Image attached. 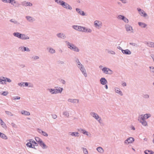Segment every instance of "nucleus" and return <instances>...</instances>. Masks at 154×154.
Wrapping results in <instances>:
<instances>
[{
	"label": "nucleus",
	"mask_w": 154,
	"mask_h": 154,
	"mask_svg": "<svg viewBox=\"0 0 154 154\" xmlns=\"http://www.w3.org/2000/svg\"><path fill=\"white\" fill-rule=\"evenodd\" d=\"M76 10L80 14L82 15H84L85 14L83 11H81L80 9L76 8Z\"/></svg>",
	"instance_id": "obj_21"
},
{
	"label": "nucleus",
	"mask_w": 154,
	"mask_h": 154,
	"mask_svg": "<svg viewBox=\"0 0 154 154\" xmlns=\"http://www.w3.org/2000/svg\"><path fill=\"white\" fill-rule=\"evenodd\" d=\"M55 2L58 4H60L63 8L66 9L71 10L72 9V7L69 4L65 3L63 1L59 0H55Z\"/></svg>",
	"instance_id": "obj_2"
},
{
	"label": "nucleus",
	"mask_w": 154,
	"mask_h": 154,
	"mask_svg": "<svg viewBox=\"0 0 154 154\" xmlns=\"http://www.w3.org/2000/svg\"><path fill=\"white\" fill-rule=\"evenodd\" d=\"M125 22H126V23H128V20L126 18H125H125L124 19V20H123Z\"/></svg>",
	"instance_id": "obj_45"
},
{
	"label": "nucleus",
	"mask_w": 154,
	"mask_h": 154,
	"mask_svg": "<svg viewBox=\"0 0 154 154\" xmlns=\"http://www.w3.org/2000/svg\"><path fill=\"white\" fill-rule=\"evenodd\" d=\"M68 45L69 48H70V49H72L74 51L77 52L79 51V50L78 48L74 46L73 45L68 43Z\"/></svg>",
	"instance_id": "obj_5"
},
{
	"label": "nucleus",
	"mask_w": 154,
	"mask_h": 154,
	"mask_svg": "<svg viewBox=\"0 0 154 154\" xmlns=\"http://www.w3.org/2000/svg\"><path fill=\"white\" fill-rule=\"evenodd\" d=\"M21 113L23 115L26 116H29L30 115V113L26 111H22L21 112Z\"/></svg>",
	"instance_id": "obj_15"
},
{
	"label": "nucleus",
	"mask_w": 154,
	"mask_h": 154,
	"mask_svg": "<svg viewBox=\"0 0 154 154\" xmlns=\"http://www.w3.org/2000/svg\"><path fill=\"white\" fill-rule=\"evenodd\" d=\"M35 140L37 142L39 143L40 142V141H42V140L38 137H36L35 138Z\"/></svg>",
	"instance_id": "obj_32"
},
{
	"label": "nucleus",
	"mask_w": 154,
	"mask_h": 154,
	"mask_svg": "<svg viewBox=\"0 0 154 154\" xmlns=\"http://www.w3.org/2000/svg\"><path fill=\"white\" fill-rule=\"evenodd\" d=\"M42 134L43 135L45 136H48V134L47 133L45 132L42 131Z\"/></svg>",
	"instance_id": "obj_41"
},
{
	"label": "nucleus",
	"mask_w": 154,
	"mask_h": 154,
	"mask_svg": "<svg viewBox=\"0 0 154 154\" xmlns=\"http://www.w3.org/2000/svg\"><path fill=\"white\" fill-rule=\"evenodd\" d=\"M138 24L142 28H145L147 26L145 23L142 22H139Z\"/></svg>",
	"instance_id": "obj_18"
},
{
	"label": "nucleus",
	"mask_w": 154,
	"mask_h": 154,
	"mask_svg": "<svg viewBox=\"0 0 154 154\" xmlns=\"http://www.w3.org/2000/svg\"><path fill=\"white\" fill-rule=\"evenodd\" d=\"M38 131L39 133H42V132L43 131H42L41 129H38Z\"/></svg>",
	"instance_id": "obj_52"
},
{
	"label": "nucleus",
	"mask_w": 154,
	"mask_h": 154,
	"mask_svg": "<svg viewBox=\"0 0 154 154\" xmlns=\"http://www.w3.org/2000/svg\"><path fill=\"white\" fill-rule=\"evenodd\" d=\"M122 52L123 54H131V51L128 49H127L125 50H122Z\"/></svg>",
	"instance_id": "obj_19"
},
{
	"label": "nucleus",
	"mask_w": 154,
	"mask_h": 154,
	"mask_svg": "<svg viewBox=\"0 0 154 154\" xmlns=\"http://www.w3.org/2000/svg\"><path fill=\"white\" fill-rule=\"evenodd\" d=\"M83 151L84 153L85 154H88V152L87 149L86 148H83Z\"/></svg>",
	"instance_id": "obj_38"
},
{
	"label": "nucleus",
	"mask_w": 154,
	"mask_h": 154,
	"mask_svg": "<svg viewBox=\"0 0 154 154\" xmlns=\"http://www.w3.org/2000/svg\"><path fill=\"white\" fill-rule=\"evenodd\" d=\"M134 139L133 137H130L128 138L125 141V143H128V144L131 143L134 141Z\"/></svg>",
	"instance_id": "obj_9"
},
{
	"label": "nucleus",
	"mask_w": 154,
	"mask_h": 154,
	"mask_svg": "<svg viewBox=\"0 0 154 154\" xmlns=\"http://www.w3.org/2000/svg\"><path fill=\"white\" fill-rule=\"evenodd\" d=\"M26 18L28 20L30 21H32L33 20L32 18L29 16H27L26 17Z\"/></svg>",
	"instance_id": "obj_30"
},
{
	"label": "nucleus",
	"mask_w": 154,
	"mask_h": 154,
	"mask_svg": "<svg viewBox=\"0 0 154 154\" xmlns=\"http://www.w3.org/2000/svg\"><path fill=\"white\" fill-rule=\"evenodd\" d=\"M105 88L106 89H107L108 88L107 85H105Z\"/></svg>",
	"instance_id": "obj_57"
},
{
	"label": "nucleus",
	"mask_w": 154,
	"mask_h": 154,
	"mask_svg": "<svg viewBox=\"0 0 154 154\" xmlns=\"http://www.w3.org/2000/svg\"><path fill=\"white\" fill-rule=\"evenodd\" d=\"M150 69H151V71L152 72H154V67H150Z\"/></svg>",
	"instance_id": "obj_47"
},
{
	"label": "nucleus",
	"mask_w": 154,
	"mask_h": 154,
	"mask_svg": "<svg viewBox=\"0 0 154 154\" xmlns=\"http://www.w3.org/2000/svg\"><path fill=\"white\" fill-rule=\"evenodd\" d=\"M102 71L105 73L106 74H112V71L111 70L106 67H104L103 68Z\"/></svg>",
	"instance_id": "obj_6"
},
{
	"label": "nucleus",
	"mask_w": 154,
	"mask_h": 154,
	"mask_svg": "<svg viewBox=\"0 0 154 154\" xmlns=\"http://www.w3.org/2000/svg\"><path fill=\"white\" fill-rule=\"evenodd\" d=\"M97 149L99 152L100 153L103 152V150L102 148L100 147L97 148Z\"/></svg>",
	"instance_id": "obj_26"
},
{
	"label": "nucleus",
	"mask_w": 154,
	"mask_h": 154,
	"mask_svg": "<svg viewBox=\"0 0 154 154\" xmlns=\"http://www.w3.org/2000/svg\"><path fill=\"white\" fill-rule=\"evenodd\" d=\"M24 84L25 85V86H27L28 85V83L27 82L24 83Z\"/></svg>",
	"instance_id": "obj_54"
},
{
	"label": "nucleus",
	"mask_w": 154,
	"mask_h": 154,
	"mask_svg": "<svg viewBox=\"0 0 154 154\" xmlns=\"http://www.w3.org/2000/svg\"><path fill=\"white\" fill-rule=\"evenodd\" d=\"M121 1H122L123 2L125 3V0H120Z\"/></svg>",
	"instance_id": "obj_58"
},
{
	"label": "nucleus",
	"mask_w": 154,
	"mask_h": 154,
	"mask_svg": "<svg viewBox=\"0 0 154 154\" xmlns=\"http://www.w3.org/2000/svg\"><path fill=\"white\" fill-rule=\"evenodd\" d=\"M146 154H152L154 153L151 150H146L144 151Z\"/></svg>",
	"instance_id": "obj_23"
},
{
	"label": "nucleus",
	"mask_w": 154,
	"mask_h": 154,
	"mask_svg": "<svg viewBox=\"0 0 154 154\" xmlns=\"http://www.w3.org/2000/svg\"><path fill=\"white\" fill-rule=\"evenodd\" d=\"M91 115L94 118H95L96 119H98L99 118L98 116L94 112L91 113Z\"/></svg>",
	"instance_id": "obj_20"
},
{
	"label": "nucleus",
	"mask_w": 154,
	"mask_h": 154,
	"mask_svg": "<svg viewBox=\"0 0 154 154\" xmlns=\"http://www.w3.org/2000/svg\"><path fill=\"white\" fill-rule=\"evenodd\" d=\"M39 143L40 146H41L43 148H46L47 147L46 146L44 143H43L42 141H40V142Z\"/></svg>",
	"instance_id": "obj_22"
},
{
	"label": "nucleus",
	"mask_w": 154,
	"mask_h": 154,
	"mask_svg": "<svg viewBox=\"0 0 154 154\" xmlns=\"http://www.w3.org/2000/svg\"><path fill=\"white\" fill-rule=\"evenodd\" d=\"M153 137H154V134H153Z\"/></svg>",
	"instance_id": "obj_64"
},
{
	"label": "nucleus",
	"mask_w": 154,
	"mask_h": 154,
	"mask_svg": "<svg viewBox=\"0 0 154 154\" xmlns=\"http://www.w3.org/2000/svg\"><path fill=\"white\" fill-rule=\"evenodd\" d=\"M132 149H133L134 151H135V149H133V148H132Z\"/></svg>",
	"instance_id": "obj_60"
},
{
	"label": "nucleus",
	"mask_w": 154,
	"mask_h": 154,
	"mask_svg": "<svg viewBox=\"0 0 154 154\" xmlns=\"http://www.w3.org/2000/svg\"><path fill=\"white\" fill-rule=\"evenodd\" d=\"M149 46L151 47H154V43L151 42L149 44Z\"/></svg>",
	"instance_id": "obj_42"
},
{
	"label": "nucleus",
	"mask_w": 154,
	"mask_h": 154,
	"mask_svg": "<svg viewBox=\"0 0 154 154\" xmlns=\"http://www.w3.org/2000/svg\"><path fill=\"white\" fill-rule=\"evenodd\" d=\"M101 83L102 85H104L106 84L107 81L104 78H102L100 80Z\"/></svg>",
	"instance_id": "obj_12"
},
{
	"label": "nucleus",
	"mask_w": 154,
	"mask_h": 154,
	"mask_svg": "<svg viewBox=\"0 0 154 154\" xmlns=\"http://www.w3.org/2000/svg\"><path fill=\"white\" fill-rule=\"evenodd\" d=\"M10 3H11L14 6H17V4L14 0H10Z\"/></svg>",
	"instance_id": "obj_24"
},
{
	"label": "nucleus",
	"mask_w": 154,
	"mask_h": 154,
	"mask_svg": "<svg viewBox=\"0 0 154 154\" xmlns=\"http://www.w3.org/2000/svg\"><path fill=\"white\" fill-rule=\"evenodd\" d=\"M23 50L24 51H29V49L25 47H23Z\"/></svg>",
	"instance_id": "obj_40"
},
{
	"label": "nucleus",
	"mask_w": 154,
	"mask_h": 154,
	"mask_svg": "<svg viewBox=\"0 0 154 154\" xmlns=\"http://www.w3.org/2000/svg\"><path fill=\"white\" fill-rule=\"evenodd\" d=\"M78 132H75L71 133L70 135L73 136H76L78 135Z\"/></svg>",
	"instance_id": "obj_31"
},
{
	"label": "nucleus",
	"mask_w": 154,
	"mask_h": 154,
	"mask_svg": "<svg viewBox=\"0 0 154 154\" xmlns=\"http://www.w3.org/2000/svg\"><path fill=\"white\" fill-rule=\"evenodd\" d=\"M0 137L2 138L5 139H6L7 138V137L5 136V135L4 134L1 133V132H0Z\"/></svg>",
	"instance_id": "obj_25"
},
{
	"label": "nucleus",
	"mask_w": 154,
	"mask_h": 154,
	"mask_svg": "<svg viewBox=\"0 0 154 154\" xmlns=\"http://www.w3.org/2000/svg\"><path fill=\"white\" fill-rule=\"evenodd\" d=\"M49 51L51 53H54L55 52V50L52 48H50Z\"/></svg>",
	"instance_id": "obj_35"
},
{
	"label": "nucleus",
	"mask_w": 154,
	"mask_h": 154,
	"mask_svg": "<svg viewBox=\"0 0 154 154\" xmlns=\"http://www.w3.org/2000/svg\"><path fill=\"white\" fill-rule=\"evenodd\" d=\"M27 141H29L30 142H31V143H32V144H33L34 143V140L32 141V139L28 140H27Z\"/></svg>",
	"instance_id": "obj_48"
},
{
	"label": "nucleus",
	"mask_w": 154,
	"mask_h": 154,
	"mask_svg": "<svg viewBox=\"0 0 154 154\" xmlns=\"http://www.w3.org/2000/svg\"><path fill=\"white\" fill-rule=\"evenodd\" d=\"M2 1L5 2H9L10 0H2Z\"/></svg>",
	"instance_id": "obj_49"
},
{
	"label": "nucleus",
	"mask_w": 154,
	"mask_h": 154,
	"mask_svg": "<svg viewBox=\"0 0 154 154\" xmlns=\"http://www.w3.org/2000/svg\"><path fill=\"white\" fill-rule=\"evenodd\" d=\"M126 29L127 31H130L131 32H133V29L132 27L129 25L126 26Z\"/></svg>",
	"instance_id": "obj_11"
},
{
	"label": "nucleus",
	"mask_w": 154,
	"mask_h": 154,
	"mask_svg": "<svg viewBox=\"0 0 154 154\" xmlns=\"http://www.w3.org/2000/svg\"><path fill=\"white\" fill-rule=\"evenodd\" d=\"M57 36L59 38H65L66 37L65 36V35H63V34H59L57 35Z\"/></svg>",
	"instance_id": "obj_29"
},
{
	"label": "nucleus",
	"mask_w": 154,
	"mask_h": 154,
	"mask_svg": "<svg viewBox=\"0 0 154 154\" xmlns=\"http://www.w3.org/2000/svg\"><path fill=\"white\" fill-rule=\"evenodd\" d=\"M24 83H20V84H19V85L21 86H24Z\"/></svg>",
	"instance_id": "obj_51"
},
{
	"label": "nucleus",
	"mask_w": 154,
	"mask_h": 154,
	"mask_svg": "<svg viewBox=\"0 0 154 154\" xmlns=\"http://www.w3.org/2000/svg\"><path fill=\"white\" fill-rule=\"evenodd\" d=\"M14 35L15 36L18 38H24L25 37V35H24L20 34L18 32L14 33Z\"/></svg>",
	"instance_id": "obj_8"
},
{
	"label": "nucleus",
	"mask_w": 154,
	"mask_h": 154,
	"mask_svg": "<svg viewBox=\"0 0 154 154\" xmlns=\"http://www.w3.org/2000/svg\"><path fill=\"white\" fill-rule=\"evenodd\" d=\"M118 18L119 19L124 20L125 17L124 16H122L121 15H120L119 16Z\"/></svg>",
	"instance_id": "obj_34"
},
{
	"label": "nucleus",
	"mask_w": 154,
	"mask_h": 154,
	"mask_svg": "<svg viewBox=\"0 0 154 154\" xmlns=\"http://www.w3.org/2000/svg\"><path fill=\"white\" fill-rule=\"evenodd\" d=\"M4 79H0V83L2 84L5 83L6 82H8L9 80L8 79H5V78H3Z\"/></svg>",
	"instance_id": "obj_17"
},
{
	"label": "nucleus",
	"mask_w": 154,
	"mask_h": 154,
	"mask_svg": "<svg viewBox=\"0 0 154 154\" xmlns=\"http://www.w3.org/2000/svg\"><path fill=\"white\" fill-rule=\"evenodd\" d=\"M58 88L59 89V90L58 91H55V90L53 89H49V90L52 94H56L58 93H61L63 90V88Z\"/></svg>",
	"instance_id": "obj_7"
},
{
	"label": "nucleus",
	"mask_w": 154,
	"mask_h": 154,
	"mask_svg": "<svg viewBox=\"0 0 154 154\" xmlns=\"http://www.w3.org/2000/svg\"><path fill=\"white\" fill-rule=\"evenodd\" d=\"M150 116L151 115L150 114H146L144 115L143 116L142 115L139 116L138 120H140V119H141L142 120H145L146 119H148Z\"/></svg>",
	"instance_id": "obj_4"
},
{
	"label": "nucleus",
	"mask_w": 154,
	"mask_h": 154,
	"mask_svg": "<svg viewBox=\"0 0 154 154\" xmlns=\"http://www.w3.org/2000/svg\"><path fill=\"white\" fill-rule=\"evenodd\" d=\"M138 11L139 12L141 16H143V17H145L147 16V14L145 12L142 10L140 8H137Z\"/></svg>",
	"instance_id": "obj_10"
},
{
	"label": "nucleus",
	"mask_w": 154,
	"mask_h": 154,
	"mask_svg": "<svg viewBox=\"0 0 154 154\" xmlns=\"http://www.w3.org/2000/svg\"><path fill=\"white\" fill-rule=\"evenodd\" d=\"M102 67V66H100V68H101V67Z\"/></svg>",
	"instance_id": "obj_62"
},
{
	"label": "nucleus",
	"mask_w": 154,
	"mask_h": 154,
	"mask_svg": "<svg viewBox=\"0 0 154 154\" xmlns=\"http://www.w3.org/2000/svg\"><path fill=\"white\" fill-rule=\"evenodd\" d=\"M33 145L34 146H37L38 145L37 143L35 142L34 141V143Z\"/></svg>",
	"instance_id": "obj_50"
},
{
	"label": "nucleus",
	"mask_w": 154,
	"mask_h": 154,
	"mask_svg": "<svg viewBox=\"0 0 154 154\" xmlns=\"http://www.w3.org/2000/svg\"><path fill=\"white\" fill-rule=\"evenodd\" d=\"M14 98V99L15 100L20 99V97H18V96L15 97Z\"/></svg>",
	"instance_id": "obj_43"
},
{
	"label": "nucleus",
	"mask_w": 154,
	"mask_h": 154,
	"mask_svg": "<svg viewBox=\"0 0 154 154\" xmlns=\"http://www.w3.org/2000/svg\"><path fill=\"white\" fill-rule=\"evenodd\" d=\"M81 131H82V133H83V134H86V135H88V132L87 131H85V130H84L82 129Z\"/></svg>",
	"instance_id": "obj_36"
},
{
	"label": "nucleus",
	"mask_w": 154,
	"mask_h": 154,
	"mask_svg": "<svg viewBox=\"0 0 154 154\" xmlns=\"http://www.w3.org/2000/svg\"><path fill=\"white\" fill-rule=\"evenodd\" d=\"M140 121V122L142 123V124L144 126H146L147 125V123L145 120H142L141 119H140V120H138Z\"/></svg>",
	"instance_id": "obj_14"
},
{
	"label": "nucleus",
	"mask_w": 154,
	"mask_h": 154,
	"mask_svg": "<svg viewBox=\"0 0 154 154\" xmlns=\"http://www.w3.org/2000/svg\"><path fill=\"white\" fill-rule=\"evenodd\" d=\"M116 93H119L120 94L122 95V94H121L122 92L120 91L119 89L118 88L116 89Z\"/></svg>",
	"instance_id": "obj_37"
},
{
	"label": "nucleus",
	"mask_w": 154,
	"mask_h": 154,
	"mask_svg": "<svg viewBox=\"0 0 154 154\" xmlns=\"http://www.w3.org/2000/svg\"><path fill=\"white\" fill-rule=\"evenodd\" d=\"M153 143H154V139L153 140Z\"/></svg>",
	"instance_id": "obj_61"
},
{
	"label": "nucleus",
	"mask_w": 154,
	"mask_h": 154,
	"mask_svg": "<svg viewBox=\"0 0 154 154\" xmlns=\"http://www.w3.org/2000/svg\"><path fill=\"white\" fill-rule=\"evenodd\" d=\"M24 5L25 6H32V5L31 3L29 2H25L24 4Z\"/></svg>",
	"instance_id": "obj_27"
},
{
	"label": "nucleus",
	"mask_w": 154,
	"mask_h": 154,
	"mask_svg": "<svg viewBox=\"0 0 154 154\" xmlns=\"http://www.w3.org/2000/svg\"><path fill=\"white\" fill-rule=\"evenodd\" d=\"M59 87H57L56 89H55V91H58L59 90V89H58V88H59Z\"/></svg>",
	"instance_id": "obj_55"
},
{
	"label": "nucleus",
	"mask_w": 154,
	"mask_h": 154,
	"mask_svg": "<svg viewBox=\"0 0 154 154\" xmlns=\"http://www.w3.org/2000/svg\"><path fill=\"white\" fill-rule=\"evenodd\" d=\"M68 101L69 102H75V103H76V102H78V100H76V99H75V100H72V99H69L68 100Z\"/></svg>",
	"instance_id": "obj_28"
},
{
	"label": "nucleus",
	"mask_w": 154,
	"mask_h": 154,
	"mask_svg": "<svg viewBox=\"0 0 154 154\" xmlns=\"http://www.w3.org/2000/svg\"><path fill=\"white\" fill-rule=\"evenodd\" d=\"M77 62L78 63V65H79V66H78L80 68L82 72L83 73L84 75L85 76H87V74L86 73L85 69L82 68V65L79 62L78 60Z\"/></svg>",
	"instance_id": "obj_3"
},
{
	"label": "nucleus",
	"mask_w": 154,
	"mask_h": 154,
	"mask_svg": "<svg viewBox=\"0 0 154 154\" xmlns=\"http://www.w3.org/2000/svg\"><path fill=\"white\" fill-rule=\"evenodd\" d=\"M34 59H38V57L37 56H34L33 57Z\"/></svg>",
	"instance_id": "obj_53"
},
{
	"label": "nucleus",
	"mask_w": 154,
	"mask_h": 154,
	"mask_svg": "<svg viewBox=\"0 0 154 154\" xmlns=\"http://www.w3.org/2000/svg\"><path fill=\"white\" fill-rule=\"evenodd\" d=\"M146 97H149L148 96L146 95L145 96Z\"/></svg>",
	"instance_id": "obj_59"
},
{
	"label": "nucleus",
	"mask_w": 154,
	"mask_h": 154,
	"mask_svg": "<svg viewBox=\"0 0 154 154\" xmlns=\"http://www.w3.org/2000/svg\"><path fill=\"white\" fill-rule=\"evenodd\" d=\"M26 145L29 147H32V143L31 142H28V143L26 144Z\"/></svg>",
	"instance_id": "obj_33"
},
{
	"label": "nucleus",
	"mask_w": 154,
	"mask_h": 154,
	"mask_svg": "<svg viewBox=\"0 0 154 154\" xmlns=\"http://www.w3.org/2000/svg\"><path fill=\"white\" fill-rule=\"evenodd\" d=\"M0 123L1 124L2 126L4 128H5L6 127V126L5 123L3 121L2 119L0 118Z\"/></svg>",
	"instance_id": "obj_16"
},
{
	"label": "nucleus",
	"mask_w": 154,
	"mask_h": 154,
	"mask_svg": "<svg viewBox=\"0 0 154 154\" xmlns=\"http://www.w3.org/2000/svg\"><path fill=\"white\" fill-rule=\"evenodd\" d=\"M8 94V92L7 91H4L2 93V94L6 96Z\"/></svg>",
	"instance_id": "obj_39"
},
{
	"label": "nucleus",
	"mask_w": 154,
	"mask_h": 154,
	"mask_svg": "<svg viewBox=\"0 0 154 154\" xmlns=\"http://www.w3.org/2000/svg\"><path fill=\"white\" fill-rule=\"evenodd\" d=\"M72 27L77 30L82 32H90L91 31L90 29L80 26L74 25L72 26Z\"/></svg>",
	"instance_id": "obj_1"
},
{
	"label": "nucleus",
	"mask_w": 154,
	"mask_h": 154,
	"mask_svg": "<svg viewBox=\"0 0 154 154\" xmlns=\"http://www.w3.org/2000/svg\"><path fill=\"white\" fill-rule=\"evenodd\" d=\"M102 23L101 22L98 21H95L94 22V24L96 27H99L101 26Z\"/></svg>",
	"instance_id": "obj_13"
},
{
	"label": "nucleus",
	"mask_w": 154,
	"mask_h": 154,
	"mask_svg": "<svg viewBox=\"0 0 154 154\" xmlns=\"http://www.w3.org/2000/svg\"><path fill=\"white\" fill-rule=\"evenodd\" d=\"M52 117L54 119H55L57 118V116L56 115H55V114H54V115H52Z\"/></svg>",
	"instance_id": "obj_46"
},
{
	"label": "nucleus",
	"mask_w": 154,
	"mask_h": 154,
	"mask_svg": "<svg viewBox=\"0 0 154 154\" xmlns=\"http://www.w3.org/2000/svg\"><path fill=\"white\" fill-rule=\"evenodd\" d=\"M63 114L64 115H65V116H69V113H68L67 112H65L64 113H63Z\"/></svg>",
	"instance_id": "obj_44"
},
{
	"label": "nucleus",
	"mask_w": 154,
	"mask_h": 154,
	"mask_svg": "<svg viewBox=\"0 0 154 154\" xmlns=\"http://www.w3.org/2000/svg\"><path fill=\"white\" fill-rule=\"evenodd\" d=\"M126 83H124L122 84V85L123 86H126Z\"/></svg>",
	"instance_id": "obj_56"
},
{
	"label": "nucleus",
	"mask_w": 154,
	"mask_h": 154,
	"mask_svg": "<svg viewBox=\"0 0 154 154\" xmlns=\"http://www.w3.org/2000/svg\"><path fill=\"white\" fill-rule=\"evenodd\" d=\"M133 129L134 130V129H135L134 128H133Z\"/></svg>",
	"instance_id": "obj_63"
}]
</instances>
